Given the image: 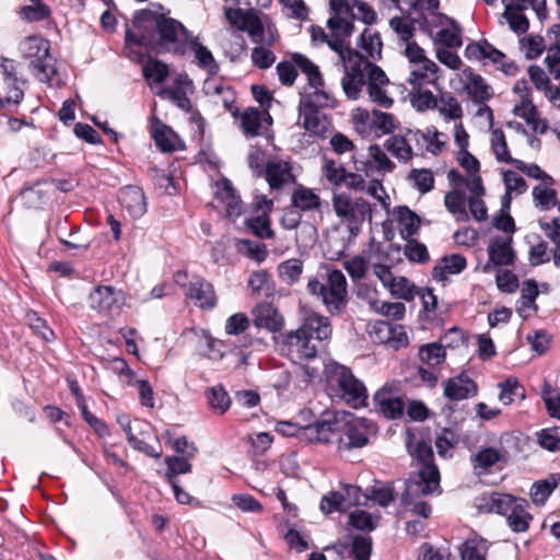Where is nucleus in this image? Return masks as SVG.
Segmentation results:
<instances>
[{
    "label": "nucleus",
    "instance_id": "54",
    "mask_svg": "<svg viewBox=\"0 0 560 560\" xmlns=\"http://www.w3.org/2000/svg\"><path fill=\"white\" fill-rule=\"evenodd\" d=\"M556 36V44L549 48L545 63L555 79H560V25H553L550 30Z\"/></svg>",
    "mask_w": 560,
    "mask_h": 560
},
{
    "label": "nucleus",
    "instance_id": "35",
    "mask_svg": "<svg viewBox=\"0 0 560 560\" xmlns=\"http://www.w3.org/2000/svg\"><path fill=\"white\" fill-rule=\"evenodd\" d=\"M393 214L402 238L408 240L418 232L421 223L420 217L408 207L398 206L394 209Z\"/></svg>",
    "mask_w": 560,
    "mask_h": 560
},
{
    "label": "nucleus",
    "instance_id": "47",
    "mask_svg": "<svg viewBox=\"0 0 560 560\" xmlns=\"http://www.w3.org/2000/svg\"><path fill=\"white\" fill-rule=\"evenodd\" d=\"M435 108L445 120H458L463 117L462 105L452 93H442Z\"/></svg>",
    "mask_w": 560,
    "mask_h": 560
},
{
    "label": "nucleus",
    "instance_id": "15",
    "mask_svg": "<svg viewBox=\"0 0 560 560\" xmlns=\"http://www.w3.org/2000/svg\"><path fill=\"white\" fill-rule=\"evenodd\" d=\"M90 305L101 313H117L125 304V293L110 285H100L90 294Z\"/></svg>",
    "mask_w": 560,
    "mask_h": 560
},
{
    "label": "nucleus",
    "instance_id": "32",
    "mask_svg": "<svg viewBox=\"0 0 560 560\" xmlns=\"http://www.w3.org/2000/svg\"><path fill=\"white\" fill-rule=\"evenodd\" d=\"M440 68L431 59L410 67V73L407 79L411 86L431 84L435 85L440 79Z\"/></svg>",
    "mask_w": 560,
    "mask_h": 560
},
{
    "label": "nucleus",
    "instance_id": "9",
    "mask_svg": "<svg viewBox=\"0 0 560 560\" xmlns=\"http://www.w3.org/2000/svg\"><path fill=\"white\" fill-rule=\"evenodd\" d=\"M225 18L229 23L238 31L247 32L252 40L256 44H267L271 46L276 40L275 30L271 27H268V38H265L262 22L254 11H243L238 8H225Z\"/></svg>",
    "mask_w": 560,
    "mask_h": 560
},
{
    "label": "nucleus",
    "instance_id": "39",
    "mask_svg": "<svg viewBox=\"0 0 560 560\" xmlns=\"http://www.w3.org/2000/svg\"><path fill=\"white\" fill-rule=\"evenodd\" d=\"M300 104L315 109L334 108L337 106V100L329 90L319 86V89L305 90Z\"/></svg>",
    "mask_w": 560,
    "mask_h": 560
},
{
    "label": "nucleus",
    "instance_id": "28",
    "mask_svg": "<svg viewBox=\"0 0 560 560\" xmlns=\"http://www.w3.org/2000/svg\"><path fill=\"white\" fill-rule=\"evenodd\" d=\"M272 208V201L261 197L257 202L259 214L247 220V226L260 238H271L273 231L270 228L269 211Z\"/></svg>",
    "mask_w": 560,
    "mask_h": 560
},
{
    "label": "nucleus",
    "instance_id": "22",
    "mask_svg": "<svg viewBox=\"0 0 560 560\" xmlns=\"http://www.w3.org/2000/svg\"><path fill=\"white\" fill-rule=\"evenodd\" d=\"M509 459L506 451L497 447H481L470 458L472 469L477 475H483L498 464L505 465Z\"/></svg>",
    "mask_w": 560,
    "mask_h": 560
},
{
    "label": "nucleus",
    "instance_id": "27",
    "mask_svg": "<svg viewBox=\"0 0 560 560\" xmlns=\"http://www.w3.org/2000/svg\"><path fill=\"white\" fill-rule=\"evenodd\" d=\"M272 118L267 109L246 108L241 115V127L245 136L256 137L265 125H271Z\"/></svg>",
    "mask_w": 560,
    "mask_h": 560
},
{
    "label": "nucleus",
    "instance_id": "7",
    "mask_svg": "<svg viewBox=\"0 0 560 560\" xmlns=\"http://www.w3.org/2000/svg\"><path fill=\"white\" fill-rule=\"evenodd\" d=\"M346 411H326L315 422L308 421L304 431L305 441L311 443H336L340 445Z\"/></svg>",
    "mask_w": 560,
    "mask_h": 560
},
{
    "label": "nucleus",
    "instance_id": "12",
    "mask_svg": "<svg viewBox=\"0 0 560 560\" xmlns=\"http://www.w3.org/2000/svg\"><path fill=\"white\" fill-rule=\"evenodd\" d=\"M119 422L127 434L129 444L135 450H138L139 452H142L154 458H160L162 456L161 448L155 450L147 442V440L151 436V425L149 422L140 419L129 421L125 417L119 419Z\"/></svg>",
    "mask_w": 560,
    "mask_h": 560
},
{
    "label": "nucleus",
    "instance_id": "46",
    "mask_svg": "<svg viewBox=\"0 0 560 560\" xmlns=\"http://www.w3.org/2000/svg\"><path fill=\"white\" fill-rule=\"evenodd\" d=\"M410 103L417 112L434 109L438 105V97L423 85L411 86L409 92Z\"/></svg>",
    "mask_w": 560,
    "mask_h": 560
},
{
    "label": "nucleus",
    "instance_id": "30",
    "mask_svg": "<svg viewBox=\"0 0 560 560\" xmlns=\"http://www.w3.org/2000/svg\"><path fill=\"white\" fill-rule=\"evenodd\" d=\"M465 91L476 103H485L492 95L490 86L483 79L475 73L470 68H466L462 72Z\"/></svg>",
    "mask_w": 560,
    "mask_h": 560
},
{
    "label": "nucleus",
    "instance_id": "26",
    "mask_svg": "<svg viewBox=\"0 0 560 560\" xmlns=\"http://www.w3.org/2000/svg\"><path fill=\"white\" fill-rule=\"evenodd\" d=\"M466 188L470 192L468 198L469 211L472 218L479 222L488 218L487 207L481 197L485 195V187L480 176H474L466 180Z\"/></svg>",
    "mask_w": 560,
    "mask_h": 560
},
{
    "label": "nucleus",
    "instance_id": "25",
    "mask_svg": "<svg viewBox=\"0 0 560 560\" xmlns=\"http://www.w3.org/2000/svg\"><path fill=\"white\" fill-rule=\"evenodd\" d=\"M185 294L199 307L212 308L215 305L217 298L212 284L199 277H194L189 281Z\"/></svg>",
    "mask_w": 560,
    "mask_h": 560
},
{
    "label": "nucleus",
    "instance_id": "2",
    "mask_svg": "<svg viewBox=\"0 0 560 560\" xmlns=\"http://www.w3.org/2000/svg\"><path fill=\"white\" fill-rule=\"evenodd\" d=\"M191 35L178 21L151 10L138 12L132 28L126 32V42L148 46L158 51L186 52Z\"/></svg>",
    "mask_w": 560,
    "mask_h": 560
},
{
    "label": "nucleus",
    "instance_id": "21",
    "mask_svg": "<svg viewBox=\"0 0 560 560\" xmlns=\"http://www.w3.org/2000/svg\"><path fill=\"white\" fill-rule=\"evenodd\" d=\"M253 323L257 328L278 332L284 326L282 314L269 302H260L252 310Z\"/></svg>",
    "mask_w": 560,
    "mask_h": 560
},
{
    "label": "nucleus",
    "instance_id": "50",
    "mask_svg": "<svg viewBox=\"0 0 560 560\" xmlns=\"http://www.w3.org/2000/svg\"><path fill=\"white\" fill-rule=\"evenodd\" d=\"M51 188L52 185L49 183H37L33 187L23 190L21 196L28 207L37 208L49 198Z\"/></svg>",
    "mask_w": 560,
    "mask_h": 560
},
{
    "label": "nucleus",
    "instance_id": "34",
    "mask_svg": "<svg viewBox=\"0 0 560 560\" xmlns=\"http://www.w3.org/2000/svg\"><path fill=\"white\" fill-rule=\"evenodd\" d=\"M369 156L371 158L374 166H369L368 163L361 162L360 165L357 164V171L364 172L366 176L371 175V171L375 170L377 173L386 174L392 173L396 165L395 163L387 156L385 151L377 144H373L369 148Z\"/></svg>",
    "mask_w": 560,
    "mask_h": 560
},
{
    "label": "nucleus",
    "instance_id": "41",
    "mask_svg": "<svg viewBox=\"0 0 560 560\" xmlns=\"http://www.w3.org/2000/svg\"><path fill=\"white\" fill-rule=\"evenodd\" d=\"M151 132L156 145L162 151L171 152L176 150V144L178 141L177 136L170 127L165 126L158 118L153 119L151 122Z\"/></svg>",
    "mask_w": 560,
    "mask_h": 560
},
{
    "label": "nucleus",
    "instance_id": "16",
    "mask_svg": "<svg viewBox=\"0 0 560 560\" xmlns=\"http://www.w3.org/2000/svg\"><path fill=\"white\" fill-rule=\"evenodd\" d=\"M264 175L272 191H280L294 184L296 179L290 162L280 159L268 161L265 165Z\"/></svg>",
    "mask_w": 560,
    "mask_h": 560
},
{
    "label": "nucleus",
    "instance_id": "37",
    "mask_svg": "<svg viewBox=\"0 0 560 560\" xmlns=\"http://www.w3.org/2000/svg\"><path fill=\"white\" fill-rule=\"evenodd\" d=\"M555 179L550 178L549 183H538L533 187L532 197L535 208L541 211H548L557 206V191L553 188Z\"/></svg>",
    "mask_w": 560,
    "mask_h": 560
},
{
    "label": "nucleus",
    "instance_id": "23",
    "mask_svg": "<svg viewBox=\"0 0 560 560\" xmlns=\"http://www.w3.org/2000/svg\"><path fill=\"white\" fill-rule=\"evenodd\" d=\"M121 207L132 218H141L147 212V199L142 189L138 186H126L120 189L118 196Z\"/></svg>",
    "mask_w": 560,
    "mask_h": 560
},
{
    "label": "nucleus",
    "instance_id": "58",
    "mask_svg": "<svg viewBox=\"0 0 560 560\" xmlns=\"http://www.w3.org/2000/svg\"><path fill=\"white\" fill-rule=\"evenodd\" d=\"M370 305L375 313L396 320L401 319L406 313V306L401 302L373 300Z\"/></svg>",
    "mask_w": 560,
    "mask_h": 560
},
{
    "label": "nucleus",
    "instance_id": "45",
    "mask_svg": "<svg viewBox=\"0 0 560 560\" xmlns=\"http://www.w3.org/2000/svg\"><path fill=\"white\" fill-rule=\"evenodd\" d=\"M300 418H302V422L279 421L276 424V431L283 436H298L301 440H305L304 431L308 421L313 419V412L308 409H304L301 411Z\"/></svg>",
    "mask_w": 560,
    "mask_h": 560
},
{
    "label": "nucleus",
    "instance_id": "18",
    "mask_svg": "<svg viewBox=\"0 0 560 560\" xmlns=\"http://www.w3.org/2000/svg\"><path fill=\"white\" fill-rule=\"evenodd\" d=\"M343 2L347 9V13H345L343 18L346 21H350L354 28L355 19H359L360 21L368 25H372L376 22L377 14L375 10L366 2H363L361 0H343ZM334 3L335 0H329L330 16L327 20L326 24L335 16H337V8L334 5Z\"/></svg>",
    "mask_w": 560,
    "mask_h": 560
},
{
    "label": "nucleus",
    "instance_id": "33",
    "mask_svg": "<svg viewBox=\"0 0 560 560\" xmlns=\"http://www.w3.org/2000/svg\"><path fill=\"white\" fill-rule=\"evenodd\" d=\"M515 116L523 118L534 132L545 133L548 129L546 120L541 119L527 94L522 95V101L513 109Z\"/></svg>",
    "mask_w": 560,
    "mask_h": 560
},
{
    "label": "nucleus",
    "instance_id": "14",
    "mask_svg": "<svg viewBox=\"0 0 560 560\" xmlns=\"http://www.w3.org/2000/svg\"><path fill=\"white\" fill-rule=\"evenodd\" d=\"M465 55L469 59H488L509 75L515 74L517 67L513 61H505V55L488 42L471 43L466 46Z\"/></svg>",
    "mask_w": 560,
    "mask_h": 560
},
{
    "label": "nucleus",
    "instance_id": "57",
    "mask_svg": "<svg viewBox=\"0 0 560 560\" xmlns=\"http://www.w3.org/2000/svg\"><path fill=\"white\" fill-rule=\"evenodd\" d=\"M206 395L208 404L214 412L222 415L229 409L231 399L223 386H213L207 390Z\"/></svg>",
    "mask_w": 560,
    "mask_h": 560
},
{
    "label": "nucleus",
    "instance_id": "49",
    "mask_svg": "<svg viewBox=\"0 0 560 560\" xmlns=\"http://www.w3.org/2000/svg\"><path fill=\"white\" fill-rule=\"evenodd\" d=\"M462 560H487L488 545L482 538L467 539L459 548Z\"/></svg>",
    "mask_w": 560,
    "mask_h": 560
},
{
    "label": "nucleus",
    "instance_id": "36",
    "mask_svg": "<svg viewBox=\"0 0 560 560\" xmlns=\"http://www.w3.org/2000/svg\"><path fill=\"white\" fill-rule=\"evenodd\" d=\"M373 399L380 412L386 418L395 419L400 417L404 412L405 405L401 398L394 396L385 388L376 392Z\"/></svg>",
    "mask_w": 560,
    "mask_h": 560
},
{
    "label": "nucleus",
    "instance_id": "44",
    "mask_svg": "<svg viewBox=\"0 0 560 560\" xmlns=\"http://www.w3.org/2000/svg\"><path fill=\"white\" fill-rule=\"evenodd\" d=\"M294 62L296 67L305 74L307 79V89H319V86H325V81L319 68L312 62L308 58L302 55L294 56Z\"/></svg>",
    "mask_w": 560,
    "mask_h": 560
},
{
    "label": "nucleus",
    "instance_id": "5",
    "mask_svg": "<svg viewBox=\"0 0 560 560\" xmlns=\"http://www.w3.org/2000/svg\"><path fill=\"white\" fill-rule=\"evenodd\" d=\"M331 206L336 217L353 237L359 235L363 223L372 219V205L363 197H354L346 191L335 192Z\"/></svg>",
    "mask_w": 560,
    "mask_h": 560
},
{
    "label": "nucleus",
    "instance_id": "64",
    "mask_svg": "<svg viewBox=\"0 0 560 560\" xmlns=\"http://www.w3.org/2000/svg\"><path fill=\"white\" fill-rule=\"evenodd\" d=\"M303 271V264L300 259L293 258L281 262L278 266L279 277L287 283L296 282Z\"/></svg>",
    "mask_w": 560,
    "mask_h": 560
},
{
    "label": "nucleus",
    "instance_id": "29",
    "mask_svg": "<svg viewBox=\"0 0 560 560\" xmlns=\"http://www.w3.org/2000/svg\"><path fill=\"white\" fill-rule=\"evenodd\" d=\"M217 199L223 205L225 214L236 218L242 213V201L232 186V183L224 178L217 184Z\"/></svg>",
    "mask_w": 560,
    "mask_h": 560
},
{
    "label": "nucleus",
    "instance_id": "24",
    "mask_svg": "<svg viewBox=\"0 0 560 560\" xmlns=\"http://www.w3.org/2000/svg\"><path fill=\"white\" fill-rule=\"evenodd\" d=\"M444 395L451 400H463L474 397L477 394L476 383L466 374H459L443 383Z\"/></svg>",
    "mask_w": 560,
    "mask_h": 560
},
{
    "label": "nucleus",
    "instance_id": "63",
    "mask_svg": "<svg viewBox=\"0 0 560 560\" xmlns=\"http://www.w3.org/2000/svg\"><path fill=\"white\" fill-rule=\"evenodd\" d=\"M501 392L499 394V400L505 406L512 404L516 397L522 399L525 398L524 388L520 385L515 377H510L500 385Z\"/></svg>",
    "mask_w": 560,
    "mask_h": 560
},
{
    "label": "nucleus",
    "instance_id": "62",
    "mask_svg": "<svg viewBox=\"0 0 560 560\" xmlns=\"http://www.w3.org/2000/svg\"><path fill=\"white\" fill-rule=\"evenodd\" d=\"M19 13L23 20L35 22L48 18L50 10L42 0H30V4L22 7Z\"/></svg>",
    "mask_w": 560,
    "mask_h": 560
},
{
    "label": "nucleus",
    "instance_id": "8",
    "mask_svg": "<svg viewBox=\"0 0 560 560\" xmlns=\"http://www.w3.org/2000/svg\"><path fill=\"white\" fill-rule=\"evenodd\" d=\"M329 382L332 387H337L340 398L347 404L354 408L366 405V388L348 368L339 364L331 366Z\"/></svg>",
    "mask_w": 560,
    "mask_h": 560
},
{
    "label": "nucleus",
    "instance_id": "60",
    "mask_svg": "<svg viewBox=\"0 0 560 560\" xmlns=\"http://www.w3.org/2000/svg\"><path fill=\"white\" fill-rule=\"evenodd\" d=\"M518 43L520 49L526 59H536L546 49L545 39L539 35L522 37Z\"/></svg>",
    "mask_w": 560,
    "mask_h": 560
},
{
    "label": "nucleus",
    "instance_id": "52",
    "mask_svg": "<svg viewBox=\"0 0 560 560\" xmlns=\"http://www.w3.org/2000/svg\"><path fill=\"white\" fill-rule=\"evenodd\" d=\"M188 46L194 50L198 65L207 69L210 73H217L219 67L213 58L212 52L198 42L197 37H190Z\"/></svg>",
    "mask_w": 560,
    "mask_h": 560
},
{
    "label": "nucleus",
    "instance_id": "19",
    "mask_svg": "<svg viewBox=\"0 0 560 560\" xmlns=\"http://www.w3.org/2000/svg\"><path fill=\"white\" fill-rule=\"evenodd\" d=\"M504 7L502 18L516 34H525L529 28V21L524 12L530 7V0H501Z\"/></svg>",
    "mask_w": 560,
    "mask_h": 560
},
{
    "label": "nucleus",
    "instance_id": "20",
    "mask_svg": "<svg viewBox=\"0 0 560 560\" xmlns=\"http://www.w3.org/2000/svg\"><path fill=\"white\" fill-rule=\"evenodd\" d=\"M488 254L489 260L483 267V270L486 272H489L491 270V265H511L514 259V253L512 249V236L503 235L492 237L488 246Z\"/></svg>",
    "mask_w": 560,
    "mask_h": 560
},
{
    "label": "nucleus",
    "instance_id": "10",
    "mask_svg": "<svg viewBox=\"0 0 560 560\" xmlns=\"http://www.w3.org/2000/svg\"><path fill=\"white\" fill-rule=\"evenodd\" d=\"M225 18L229 23L238 31L247 32L252 40L256 44H267L271 46L276 40L275 30L271 27H268V38H265L262 22L254 11H243L238 8H225Z\"/></svg>",
    "mask_w": 560,
    "mask_h": 560
},
{
    "label": "nucleus",
    "instance_id": "17",
    "mask_svg": "<svg viewBox=\"0 0 560 560\" xmlns=\"http://www.w3.org/2000/svg\"><path fill=\"white\" fill-rule=\"evenodd\" d=\"M419 135L420 131L410 129L404 133L392 135L384 142V147L398 162L407 164L413 158L412 142L418 141Z\"/></svg>",
    "mask_w": 560,
    "mask_h": 560
},
{
    "label": "nucleus",
    "instance_id": "38",
    "mask_svg": "<svg viewBox=\"0 0 560 560\" xmlns=\"http://www.w3.org/2000/svg\"><path fill=\"white\" fill-rule=\"evenodd\" d=\"M528 502L520 498L506 514L509 527L515 533H524L528 529L533 516L527 511Z\"/></svg>",
    "mask_w": 560,
    "mask_h": 560
},
{
    "label": "nucleus",
    "instance_id": "40",
    "mask_svg": "<svg viewBox=\"0 0 560 560\" xmlns=\"http://www.w3.org/2000/svg\"><path fill=\"white\" fill-rule=\"evenodd\" d=\"M518 499L508 493L492 492L482 498L483 504L480 508L486 512L506 516Z\"/></svg>",
    "mask_w": 560,
    "mask_h": 560
},
{
    "label": "nucleus",
    "instance_id": "4",
    "mask_svg": "<svg viewBox=\"0 0 560 560\" xmlns=\"http://www.w3.org/2000/svg\"><path fill=\"white\" fill-rule=\"evenodd\" d=\"M19 49L25 59H30L34 75L50 86L61 83L52 57L49 55V42L40 36H28L20 43Z\"/></svg>",
    "mask_w": 560,
    "mask_h": 560
},
{
    "label": "nucleus",
    "instance_id": "13",
    "mask_svg": "<svg viewBox=\"0 0 560 560\" xmlns=\"http://www.w3.org/2000/svg\"><path fill=\"white\" fill-rule=\"evenodd\" d=\"M346 425L342 428L339 450L363 447L368 444L369 422L363 418H355L352 413H345Z\"/></svg>",
    "mask_w": 560,
    "mask_h": 560
},
{
    "label": "nucleus",
    "instance_id": "11",
    "mask_svg": "<svg viewBox=\"0 0 560 560\" xmlns=\"http://www.w3.org/2000/svg\"><path fill=\"white\" fill-rule=\"evenodd\" d=\"M440 489V474L434 465H424L419 470L416 479L406 482V490L401 502H409V499H420L422 495L434 493Z\"/></svg>",
    "mask_w": 560,
    "mask_h": 560
},
{
    "label": "nucleus",
    "instance_id": "43",
    "mask_svg": "<svg viewBox=\"0 0 560 560\" xmlns=\"http://www.w3.org/2000/svg\"><path fill=\"white\" fill-rule=\"evenodd\" d=\"M300 120L303 128L314 135L324 132L327 128V121L318 109L311 108L300 104Z\"/></svg>",
    "mask_w": 560,
    "mask_h": 560
},
{
    "label": "nucleus",
    "instance_id": "59",
    "mask_svg": "<svg viewBox=\"0 0 560 560\" xmlns=\"http://www.w3.org/2000/svg\"><path fill=\"white\" fill-rule=\"evenodd\" d=\"M419 359L430 366L440 365L445 360L444 347L438 342L423 345L419 349Z\"/></svg>",
    "mask_w": 560,
    "mask_h": 560
},
{
    "label": "nucleus",
    "instance_id": "42",
    "mask_svg": "<svg viewBox=\"0 0 560 560\" xmlns=\"http://www.w3.org/2000/svg\"><path fill=\"white\" fill-rule=\"evenodd\" d=\"M466 201L465 192L456 188H452L444 197L445 208L458 222H466L469 219L466 210Z\"/></svg>",
    "mask_w": 560,
    "mask_h": 560
},
{
    "label": "nucleus",
    "instance_id": "3",
    "mask_svg": "<svg viewBox=\"0 0 560 560\" xmlns=\"http://www.w3.org/2000/svg\"><path fill=\"white\" fill-rule=\"evenodd\" d=\"M331 325L327 317L315 312H305L296 329L273 338L278 352L294 364L316 358L318 345L329 339Z\"/></svg>",
    "mask_w": 560,
    "mask_h": 560
},
{
    "label": "nucleus",
    "instance_id": "55",
    "mask_svg": "<svg viewBox=\"0 0 560 560\" xmlns=\"http://www.w3.org/2000/svg\"><path fill=\"white\" fill-rule=\"evenodd\" d=\"M466 268V259L460 255L444 257L440 266L433 269L434 277L445 278V275H456Z\"/></svg>",
    "mask_w": 560,
    "mask_h": 560
},
{
    "label": "nucleus",
    "instance_id": "56",
    "mask_svg": "<svg viewBox=\"0 0 560 560\" xmlns=\"http://www.w3.org/2000/svg\"><path fill=\"white\" fill-rule=\"evenodd\" d=\"M192 457L187 456H166L164 460L167 466V471L165 474L167 481H176V476L190 472L191 464L189 460Z\"/></svg>",
    "mask_w": 560,
    "mask_h": 560
},
{
    "label": "nucleus",
    "instance_id": "6",
    "mask_svg": "<svg viewBox=\"0 0 560 560\" xmlns=\"http://www.w3.org/2000/svg\"><path fill=\"white\" fill-rule=\"evenodd\" d=\"M307 290L319 298L329 312H338L346 303L347 280L340 270L327 269L320 279H310Z\"/></svg>",
    "mask_w": 560,
    "mask_h": 560
},
{
    "label": "nucleus",
    "instance_id": "48",
    "mask_svg": "<svg viewBox=\"0 0 560 560\" xmlns=\"http://www.w3.org/2000/svg\"><path fill=\"white\" fill-rule=\"evenodd\" d=\"M490 144L498 162L513 165L516 159L512 158L504 132L501 129H493L491 131Z\"/></svg>",
    "mask_w": 560,
    "mask_h": 560
},
{
    "label": "nucleus",
    "instance_id": "61",
    "mask_svg": "<svg viewBox=\"0 0 560 560\" xmlns=\"http://www.w3.org/2000/svg\"><path fill=\"white\" fill-rule=\"evenodd\" d=\"M408 179L412 182L413 186L421 194H427L434 187L433 173L428 168H412L409 172Z\"/></svg>",
    "mask_w": 560,
    "mask_h": 560
},
{
    "label": "nucleus",
    "instance_id": "51",
    "mask_svg": "<svg viewBox=\"0 0 560 560\" xmlns=\"http://www.w3.org/2000/svg\"><path fill=\"white\" fill-rule=\"evenodd\" d=\"M358 46L372 59H378L382 55V40L377 32L365 28L359 38Z\"/></svg>",
    "mask_w": 560,
    "mask_h": 560
},
{
    "label": "nucleus",
    "instance_id": "53",
    "mask_svg": "<svg viewBox=\"0 0 560 560\" xmlns=\"http://www.w3.org/2000/svg\"><path fill=\"white\" fill-rule=\"evenodd\" d=\"M372 119V133L377 138L392 133L396 128L395 117L392 114L373 109Z\"/></svg>",
    "mask_w": 560,
    "mask_h": 560
},
{
    "label": "nucleus",
    "instance_id": "31",
    "mask_svg": "<svg viewBox=\"0 0 560 560\" xmlns=\"http://www.w3.org/2000/svg\"><path fill=\"white\" fill-rule=\"evenodd\" d=\"M292 208L301 212L317 211L322 207V199L315 189L298 184L291 194Z\"/></svg>",
    "mask_w": 560,
    "mask_h": 560
},
{
    "label": "nucleus",
    "instance_id": "1",
    "mask_svg": "<svg viewBox=\"0 0 560 560\" xmlns=\"http://www.w3.org/2000/svg\"><path fill=\"white\" fill-rule=\"evenodd\" d=\"M342 3H345L343 0H335L337 16L327 23L329 33L320 26L312 25L310 34L315 45L326 44L338 54L343 68L342 90L347 97L357 100L364 85H366V90L387 88L389 79L378 66L350 48L349 38L354 33V27L350 21L345 20L343 15L347 13V9Z\"/></svg>",
    "mask_w": 560,
    "mask_h": 560
}]
</instances>
